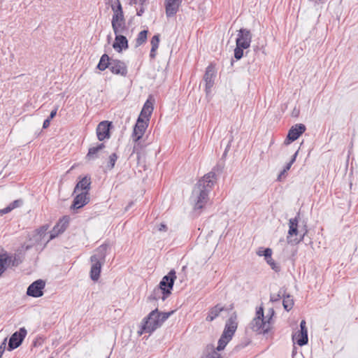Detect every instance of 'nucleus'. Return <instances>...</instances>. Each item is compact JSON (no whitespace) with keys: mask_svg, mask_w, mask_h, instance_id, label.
<instances>
[{"mask_svg":"<svg viewBox=\"0 0 358 358\" xmlns=\"http://www.w3.org/2000/svg\"><path fill=\"white\" fill-rule=\"evenodd\" d=\"M220 170L218 166H214L211 171L205 174L196 184L192 198L194 201V211L198 215L209 201V193L216 182V172Z\"/></svg>","mask_w":358,"mask_h":358,"instance_id":"obj_1","label":"nucleus"},{"mask_svg":"<svg viewBox=\"0 0 358 358\" xmlns=\"http://www.w3.org/2000/svg\"><path fill=\"white\" fill-rule=\"evenodd\" d=\"M173 313V311L161 313L159 312L157 308H155L143 320L141 328L138 331V334L141 336L144 333L152 334L157 329L159 328Z\"/></svg>","mask_w":358,"mask_h":358,"instance_id":"obj_2","label":"nucleus"},{"mask_svg":"<svg viewBox=\"0 0 358 358\" xmlns=\"http://www.w3.org/2000/svg\"><path fill=\"white\" fill-rule=\"evenodd\" d=\"M176 279V271L173 269L171 270L167 275L162 278L159 285L152 290L148 296V300L150 301L159 299L165 301L171 294Z\"/></svg>","mask_w":358,"mask_h":358,"instance_id":"obj_3","label":"nucleus"},{"mask_svg":"<svg viewBox=\"0 0 358 358\" xmlns=\"http://www.w3.org/2000/svg\"><path fill=\"white\" fill-rule=\"evenodd\" d=\"M108 248L107 244L101 245L90 258L92 263L90 278L93 281H97L99 279L101 266L105 262Z\"/></svg>","mask_w":358,"mask_h":358,"instance_id":"obj_4","label":"nucleus"},{"mask_svg":"<svg viewBox=\"0 0 358 358\" xmlns=\"http://www.w3.org/2000/svg\"><path fill=\"white\" fill-rule=\"evenodd\" d=\"M237 327V314L234 312L225 323L224 331L218 340L216 351H221L224 349L228 343L232 339Z\"/></svg>","mask_w":358,"mask_h":358,"instance_id":"obj_5","label":"nucleus"},{"mask_svg":"<svg viewBox=\"0 0 358 358\" xmlns=\"http://www.w3.org/2000/svg\"><path fill=\"white\" fill-rule=\"evenodd\" d=\"M252 33L249 29H241L238 31L236 40V48L234 49V57L239 60L243 56V50L250 46L252 41Z\"/></svg>","mask_w":358,"mask_h":358,"instance_id":"obj_6","label":"nucleus"},{"mask_svg":"<svg viewBox=\"0 0 358 358\" xmlns=\"http://www.w3.org/2000/svg\"><path fill=\"white\" fill-rule=\"evenodd\" d=\"M148 127V122L146 120L138 118L133 129L131 136L135 144L133 148L132 154L136 153L137 155L138 158L140 157L141 150L144 147V145L141 144L140 140L145 134V131Z\"/></svg>","mask_w":358,"mask_h":358,"instance_id":"obj_7","label":"nucleus"},{"mask_svg":"<svg viewBox=\"0 0 358 358\" xmlns=\"http://www.w3.org/2000/svg\"><path fill=\"white\" fill-rule=\"evenodd\" d=\"M299 213H297V215L294 218H291L289 220V230H288V236H287V240L288 243L291 244H298L301 241H302L305 237V236L308 233L307 227L305 225L303 229L301 230L303 232L302 234L300 235V238H295L294 239H292L291 237L293 236H297L299 234L298 230V223H299Z\"/></svg>","mask_w":358,"mask_h":358,"instance_id":"obj_8","label":"nucleus"},{"mask_svg":"<svg viewBox=\"0 0 358 358\" xmlns=\"http://www.w3.org/2000/svg\"><path fill=\"white\" fill-rule=\"evenodd\" d=\"M270 315H267L265 318L255 317L250 323V327L258 334H267L271 329L270 320L272 319L274 315V310L273 308L269 310Z\"/></svg>","mask_w":358,"mask_h":358,"instance_id":"obj_9","label":"nucleus"},{"mask_svg":"<svg viewBox=\"0 0 358 358\" xmlns=\"http://www.w3.org/2000/svg\"><path fill=\"white\" fill-rule=\"evenodd\" d=\"M27 334V329L22 327L19 331L13 333L10 337L7 350L12 351L18 348L24 341Z\"/></svg>","mask_w":358,"mask_h":358,"instance_id":"obj_10","label":"nucleus"},{"mask_svg":"<svg viewBox=\"0 0 358 358\" xmlns=\"http://www.w3.org/2000/svg\"><path fill=\"white\" fill-rule=\"evenodd\" d=\"M292 341L294 343L298 344L299 346L305 345L308 342V330L306 322L302 320L300 323V330L292 335Z\"/></svg>","mask_w":358,"mask_h":358,"instance_id":"obj_11","label":"nucleus"},{"mask_svg":"<svg viewBox=\"0 0 358 358\" xmlns=\"http://www.w3.org/2000/svg\"><path fill=\"white\" fill-rule=\"evenodd\" d=\"M45 286V282L43 280L38 279L33 282L27 289V294L29 296L38 298L43 295V289Z\"/></svg>","mask_w":358,"mask_h":358,"instance_id":"obj_12","label":"nucleus"},{"mask_svg":"<svg viewBox=\"0 0 358 358\" xmlns=\"http://www.w3.org/2000/svg\"><path fill=\"white\" fill-rule=\"evenodd\" d=\"M306 130V127L305 124L301 123L294 124L289 129L285 143L289 144L290 142L296 141Z\"/></svg>","mask_w":358,"mask_h":358,"instance_id":"obj_13","label":"nucleus"},{"mask_svg":"<svg viewBox=\"0 0 358 358\" xmlns=\"http://www.w3.org/2000/svg\"><path fill=\"white\" fill-rule=\"evenodd\" d=\"M69 223V218L68 216H64L62 217V218L59 219L58 222L55 224L52 230L50 231V237L47 242L54 239L59 234H62L68 227Z\"/></svg>","mask_w":358,"mask_h":358,"instance_id":"obj_14","label":"nucleus"},{"mask_svg":"<svg viewBox=\"0 0 358 358\" xmlns=\"http://www.w3.org/2000/svg\"><path fill=\"white\" fill-rule=\"evenodd\" d=\"M110 71L115 75L125 77L127 75V64L120 59H113L110 62Z\"/></svg>","mask_w":358,"mask_h":358,"instance_id":"obj_15","label":"nucleus"},{"mask_svg":"<svg viewBox=\"0 0 358 358\" xmlns=\"http://www.w3.org/2000/svg\"><path fill=\"white\" fill-rule=\"evenodd\" d=\"M111 122L108 121L101 122L96 127V136L100 141L110 138V129Z\"/></svg>","mask_w":358,"mask_h":358,"instance_id":"obj_16","label":"nucleus"},{"mask_svg":"<svg viewBox=\"0 0 358 358\" xmlns=\"http://www.w3.org/2000/svg\"><path fill=\"white\" fill-rule=\"evenodd\" d=\"M215 76L216 72L215 70V67L212 64L209 65L206 68L203 76V80L206 83V92L207 93H208L210 91L212 87L214 85V79L215 78Z\"/></svg>","mask_w":358,"mask_h":358,"instance_id":"obj_17","label":"nucleus"},{"mask_svg":"<svg viewBox=\"0 0 358 358\" xmlns=\"http://www.w3.org/2000/svg\"><path fill=\"white\" fill-rule=\"evenodd\" d=\"M182 0H165L164 6L167 17L174 16L178 11Z\"/></svg>","mask_w":358,"mask_h":358,"instance_id":"obj_18","label":"nucleus"},{"mask_svg":"<svg viewBox=\"0 0 358 358\" xmlns=\"http://www.w3.org/2000/svg\"><path fill=\"white\" fill-rule=\"evenodd\" d=\"M108 3L113 12L112 20H113L114 22L118 20H122V17H124V16L120 0H108Z\"/></svg>","mask_w":358,"mask_h":358,"instance_id":"obj_19","label":"nucleus"},{"mask_svg":"<svg viewBox=\"0 0 358 358\" xmlns=\"http://www.w3.org/2000/svg\"><path fill=\"white\" fill-rule=\"evenodd\" d=\"M90 198L89 192H81L74 198L71 208L73 209L80 208L87 204L90 202Z\"/></svg>","mask_w":358,"mask_h":358,"instance_id":"obj_20","label":"nucleus"},{"mask_svg":"<svg viewBox=\"0 0 358 358\" xmlns=\"http://www.w3.org/2000/svg\"><path fill=\"white\" fill-rule=\"evenodd\" d=\"M115 41L113 44V48L117 52H121L123 50H127L129 48L128 40L126 36L121 34H115Z\"/></svg>","mask_w":358,"mask_h":358,"instance_id":"obj_21","label":"nucleus"},{"mask_svg":"<svg viewBox=\"0 0 358 358\" xmlns=\"http://www.w3.org/2000/svg\"><path fill=\"white\" fill-rule=\"evenodd\" d=\"M153 110V104L149 100H147L144 103L141 112L138 118L146 120L148 122L150 120V117L152 115Z\"/></svg>","mask_w":358,"mask_h":358,"instance_id":"obj_22","label":"nucleus"},{"mask_svg":"<svg viewBox=\"0 0 358 358\" xmlns=\"http://www.w3.org/2000/svg\"><path fill=\"white\" fill-rule=\"evenodd\" d=\"M91 185V178L88 176L82 178L76 184L74 192H76L79 189L82 190V192H89Z\"/></svg>","mask_w":358,"mask_h":358,"instance_id":"obj_23","label":"nucleus"},{"mask_svg":"<svg viewBox=\"0 0 358 358\" xmlns=\"http://www.w3.org/2000/svg\"><path fill=\"white\" fill-rule=\"evenodd\" d=\"M105 147V144L103 143H98L96 146L90 148L88 150V152L85 156V159L87 161H90L98 158L99 152L103 150Z\"/></svg>","mask_w":358,"mask_h":358,"instance_id":"obj_24","label":"nucleus"},{"mask_svg":"<svg viewBox=\"0 0 358 358\" xmlns=\"http://www.w3.org/2000/svg\"><path fill=\"white\" fill-rule=\"evenodd\" d=\"M265 260L271 268L276 273L280 271V266L272 259V250L271 248H266L264 253Z\"/></svg>","mask_w":358,"mask_h":358,"instance_id":"obj_25","label":"nucleus"},{"mask_svg":"<svg viewBox=\"0 0 358 358\" xmlns=\"http://www.w3.org/2000/svg\"><path fill=\"white\" fill-rule=\"evenodd\" d=\"M223 310H224V306H222L220 304L215 305V306L210 308L208 315L206 317V320L208 322L213 321Z\"/></svg>","mask_w":358,"mask_h":358,"instance_id":"obj_26","label":"nucleus"},{"mask_svg":"<svg viewBox=\"0 0 358 358\" xmlns=\"http://www.w3.org/2000/svg\"><path fill=\"white\" fill-rule=\"evenodd\" d=\"M111 24L114 34H122L127 30L124 17H122V20H118L117 21L115 22L113 20H112Z\"/></svg>","mask_w":358,"mask_h":358,"instance_id":"obj_27","label":"nucleus"},{"mask_svg":"<svg viewBox=\"0 0 358 358\" xmlns=\"http://www.w3.org/2000/svg\"><path fill=\"white\" fill-rule=\"evenodd\" d=\"M113 59H110L107 54H103L99 60V62L97 65V69L100 71H104L107 68L110 69V62Z\"/></svg>","mask_w":358,"mask_h":358,"instance_id":"obj_28","label":"nucleus"},{"mask_svg":"<svg viewBox=\"0 0 358 358\" xmlns=\"http://www.w3.org/2000/svg\"><path fill=\"white\" fill-rule=\"evenodd\" d=\"M23 201L22 199H17L10 203L6 208L0 210V215H4L10 213L12 210L20 207L22 204Z\"/></svg>","mask_w":358,"mask_h":358,"instance_id":"obj_29","label":"nucleus"},{"mask_svg":"<svg viewBox=\"0 0 358 358\" xmlns=\"http://www.w3.org/2000/svg\"><path fill=\"white\" fill-rule=\"evenodd\" d=\"M48 229H49L48 224H44V225L41 226V227H39L38 229H37L35 231H36L35 236H36V241H41L42 240V238H43L44 236L46 235V233H47V231Z\"/></svg>","mask_w":358,"mask_h":358,"instance_id":"obj_30","label":"nucleus"},{"mask_svg":"<svg viewBox=\"0 0 358 358\" xmlns=\"http://www.w3.org/2000/svg\"><path fill=\"white\" fill-rule=\"evenodd\" d=\"M201 358H221V355L211 345L207 347L206 353Z\"/></svg>","mask_w":358,"mask_h":358,"instance_id":"obj_31","label":"nucleus"},{"mask_svg":"<svg viewBox=\"0 0 358 358\" xmlns=\"http://www.w3.org/2000/svg\"><path fill=\"white\" fill-rule=\"evenodd\" d=\"M148 32V30H143L139 32L136 39V47H139L146 42Z\"/></svg>","mask_w":358,"mask_h":358,"instance_id":"obj_32","label":"nucleus"},{"mask_svg":"<svg viewBox=\"0 0 358 358\" xmlns=\"http://www.w3.org/2000/svg\"><path fill=\"white\" fill-rule=\"evenodd\" d=\"M282 305L287 311H289L294 306V300L290 295L284 296Z\"/></svg>","mask_w":358,"mask_h":358,"instance_id":"obj_33","label":"nucleus"},{"mask_svg":"<svg viewBox=\"0 0 358 358\" xmlns=\"http://www.w3.org/2000/svg\"><path fill=\"white\" fill-rule=\"evenodd\" d=\"M10 262V257L7 255L6 252L0 253V268H2L4 270H6L7 266Z\"/></svg>","mask_w":358,"mask_h":358,"instance_id":"obj_34","label":"nucleus"},{"mask_svg":"<svg viewBox=\"0 0 358 358\" xmlns=\"http://www.w3.org/2000/svg\"><path fill=\"white\" fill-rule=\"evenodd\" d=\"M118 157L116 153H112L108 157V162L107 164V169L109 170H112L115 164V162L117 159Z\"/></svg>","mask_w":358,"mask_h":358,"instance_id":"obj_35","label":"nucleus"},{"mask_svg":"<svg viewBox=\"0 0 358 358\" xmlns=\"http://www.w3.org/2000/svg\"><path fill=\"white\" fill-rule=\"evenodd\" d=\"M150 43L152 45L151 48H152V51L157 50V48H159V35L156 34V35L153 36L151 39Z\"/></svg>","mask_w":358,"mask_h":358,"instance_id":"obj_36","label":"nucleus"},{"mask_svg":"<svg viewBox=\"0 0 358 358\" xmlns=\"http://www.w3.org/2000/svg\"><path fill=\"white\" fill-rule=\"evenodd\" d=\"M255 317L265 318L264 315V308L259 307L256 311V315Z\"/></svg>","mask_w":358,"mask_h":358,"instance_id":"obj_37","label":"nucleus"},{"mask_svg":"<svg viewBox=\"0 0 358 358\" xmlns=\"http://www.w3.org/2000/svg\"><path fill=\"white\" fill-rule=\"evenodd\" d=\"M281 298V296L280 294H271L270 296V301H272V302H275V301H278Z\"/></svg>","mask_w":358,"mask_h":358,"instance_id":"obj_38","label":"nucleus"},{"mask_svg":"<svg viewBox=\"0 0 358 358\" xmlns=\"http://www.w3.org/2000/svg\"><path fill=\"white\" fill-rule=\"evenodd\" d=\"M287 176V171H285V170H282L280 171V173H279V175L278 176V178L277 180L278 181H281L282 179L285 178Z\"/></svg>","mask_w":358,"mask_h":358,"instance_id":"obj_39","label":"nucleus"},{"mask_svg":"<svg viewBox=\"0 0 358 358\" xmlns=\"http://www.w3.org/2000/svg\"><path fill=\"white\" fill-rule=\"evenodd\" d=\"M57 110H58V106H57L51 112H50V116L48 117V119L50 120H52L53 119L56 115H57Z\"/></svg>","mask_w":358,"mask_h":358,"instance_id":"obj_40","label":"nucleus"},{"mask_svg":"<svg viewBox=\"0 0 358 358\" xmlns=\"http://www.w3.org/2000/svg\"><path fill=\"white\" fill-rule=\"evenodd\" d=\"M144 11H145L144 6H141L140 8L136 9V15L138 16H141L144 13Z\"/></svg>","mask_w":358,"mask_h":358,"instance_id":"obj_41","label":"nucleus"},{"mask_svg":"<svg viewBox=\"0 0 358 358\" xmlns=\"http://www.w3.org/2000/svg\"><path fill=\"white\" fill-rule=\"evenodd\" d=\"M157 229L159 231H166L167 230V227L166 224L161 223L158 227Z\"/></svg>","mask_w":358,"mask_h":358,"instance_id":"obj_42","label":"nucleus"},{"mask_svg":"<svg viewBox=\"0 0 358 358\" xmlns=\"http://www.w3.org/2000/svg\"><path fill=\"white\" fill-rule=\"evenodd\" d=\"M6 341V339L4 340V341L2 343V344L0 345V358H1L4 351H5V342Z\"/></svg>","mask_w":358,"mask_h":358,"instance_id":"obj_43","label":"nucleus"},{"mask_svg":"<svg viewBox=\"0 0 358 358\" xmlns=\"http://www.w3.org/2000/svg\"><path fill=\"white\" fill-rule=\"evenodd\" d=\"M50 120H50L48 118H47L46 120H44L43 124V129H47L50 126Z\"/></svg>","mask_w":358,"mask_h":358,"instance_id":"obj_44","label":"nucleus"},{"mask_svg":"<svg viewBox=\"0 0 358 358\" xmlns=\"http://www.w3.org/2000/svg\"><path fill=\"white\" fill-rule=\"evenodd\" d=\"M297 155H298V151H296V152L293 155V156L292 157V159H290V161L289 162L291 164H294V162H295Z\"/></svg>","mask_w":358,"mask_h":358,"instance_id":"obj_45","label":"nucleus"},{"mask_svg":"<svg viewBox=\"0 0 358 358\" xmlns=\"http://www.w3.org/2000/svg\"><path fill=\"white\" fill-rule=\"evenodd\" d=\"M264 251L265 249H264L263 248H260L259 250L257 252V254L259 257L264 256V255H263L264 253Z\"/></svg>","mask_w":358,"mask_h":358,"instance_id":"obj_46","label":"nucleus"},{"mask_svg":"<svg viewBox=\"0 0 358 358\" xmlns=\"http://www.w3.org/2000/svg\"><path fill=\"white\" fill-rule=\"evenodd\" d=\"M299 110H297L296 108H294L292 113V115L293 117H298L299 116Z\"/></svg>","mask_w":358,"mask_h":358,"instance_id":"obj_47","label":"nucleus"},{"mask_svg":"<svg viewBox=\"0 0 358 358\" xmlns=\"http://www.w3.org/2000/svg\"><path fill=\"white\" fill-rule=\"evenodd\" d=\"M156 56V50L152 51V48H151L150 57L152 59H154Z\"/></svg>","mask_w":358,"mask_h":358,"instance_id":"obj_48","label":"nucleus"},{"mask_svg":"<svg viewBox=\"0 0 358 358\" xmlns=\"http://www.w3.org/2000/svg\"><path fill=\"white\" fill-rule=\"evenodd\" d=\"M292 165V164H291L289 162H288V163L285 166V167H284L283 170H285V171H287H287L290 169V168H291Z\"/></svg>","mask_w":358,"mask_h":358,"instance_id":"obj_49","label":"nucleus"},{"mask_svg":"<svg viewBox=\"0 0 358 358\" xmlns=\"http://www.w3.org/2000/svg\"><path fill=\"white\" fill-rule=\"evenodd\" d=\"M138 1L140 3L141 6H144L146 4V2L148 1V0H138Z\"/></svg>","mask_w":358,"mask_h":358,"instance_id":"obj_50","label":"nucleus"},{"mask_svg":"<svg viewBox=\"0 0 358 358\" xmlns=\"http://www.w3.org/2000/svg\"><path fill=\"white\" fill-rule=\"evenodd\" d=\"M138 3V0H130L129 4L130 5H135Z\"/></svg>","mask_w":358,"mask_h":358,"instance_id":"obj_51","label":"nucleus"},{"mask_svg":"<svg viewBox=\"0 0 358 358\" xmlns=\"http://www.w3.org/2000/svg\"><path fill=\"white\" fill-rule=\"evenodd\" d=\"M234 308V304H231L228 308L225 309L224 308V310H231Z\"/></svg>","mask_w":358,"mask_h":358,"instance_id":"obj_52","label":"nucleus"},{"mask_svg":"<svg viewBox=\"0 0 358 358\" xmlns=\"http://www.w3.org/2000/svg\"><path fill=\"white\" fill-rule=\"evenodd\" d=\"M6 270L3 269L2 268H0V275L5 271Z\"/></svg>","mask_w":358,"mask_h":358,"instance_id":"obj_53","label":"nucleus"},{"mask_svg":"<svg viewBox=\"0 0 358 358\" xmlns=\"http://www.w3.org/2000/svg\"><path fill=\"white\" fill-rule=\"evenodd\" d=\"M296 353V348L294 347L293 351H292V356H294Z\"/></svg>","mask_w":358,"mask_h":358,"instance_id":"obj_54","label":"nucleus"},{"mask_svg":"<svg viewBox=\"0 0 358 358\" xmlns=\"http://www.w3.org/2000/svg\"><path fill=\"white\" fill-rule=\"evenodd\" d=\"M3 215H0V216H2Z\"/></svg>","mask_w":358,"mask_h":358,"instance_id":"obj_55","label":"nucleus"}]
</instances>
